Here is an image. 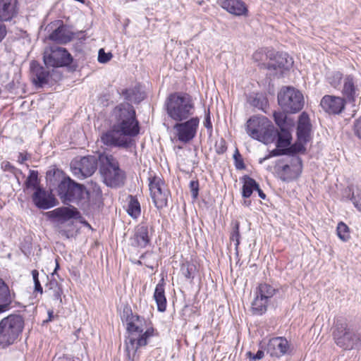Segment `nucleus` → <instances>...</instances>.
I'll return each instance as SVG.
<instances>
[{
	"label": "nucleus",
	"mask_w": 361,
	"mask_h": 361,
	"mask_svg": "<svg viewBox=\"0 0 361 361\" xmlns=\"http://www.w3.org/2000/svg\"><path fill=\"white\" fill-rule=\"evenodd\" d=\"M320 106L329 114H339L344 110L345 102L340 97L325 95L321 99Z\"/></svg>",
	"instance_id": "nucleus-15"
},
{
	"label": "nucleus",
	"mask_w": 361,
	"mask_h": 361,
	"mask_svg": "<svg viewBox=\"0 0 361 361\" xmlns=\"http://www.w3.org/2000/svg\"><path fill=\"white\" fill-rule=\"evenodd\" d=\"M121 319L122 322L126 324V331L128 334V336L125 341L126 355L128 359L133 361L135 357V336L134 335V333L135 332V319L133 314L130 307L128 305L124 306L121 314Z\"/></svg>",
	"instance_id": "nucleus-10"
},
{
	"label": "nucleus",
	"mask_w": 361,
	"mask_h": 361,
	"mask_svg": "<svg viewBox=\"0 0 361 361\" xmlns=\"http://www.w3.org/2000/svg\"><path fill=\"white\" fill-rule=\"evenodd\" d=\"M357 88L355 86L353 77L347 76L344 79L343 93L350 101H354L356 96Z\"/></svg>",
	"instance_id": "nucleus-28"
},
{
	"label": "nucleus",
	"mask_w": 361,
	"mask_h": 361,
	"mask_svg": "<svg viewBox=\"0 0 361 361\" xmlns=\"http://www.w3.org/2000/svg\"><path fill=\"white\" fill-rule=\"evenodd\" d=\"M145 96V91L142 90L141 85H137V102L143 100Z\"/></svg>",
	"instance_id": "nucleus-49"
},
{
	"label": "nucleus",
	"mask_w": 361,
	"mask_h": 361,
	"mask_svg": "<svg viewBox=\"0 0 361 361\" xmlns=\"http://www.w3.org/2000/svg\"><path fill=\"white\" fill-rule=\"evenodd\" d=\"M293 61L287 53H277L275 59L269 63V68L274 70L280 69L281 72L288 70L293 65Z\"/></svg>",
	"instance_id": "nucleus-24"
},
{
	"label": "nucleus",
	"mask_w": 361,
	"mask_h": 361,
	"mask_svg": "<svg viewBox=\"0 0 361 361\" xmlns=\"http://www.w3.org/2000/svg\"><path fill=\"white\" fill-rule=\"evenodd\" d=\"M220 6L235 16H247L248 8L241 0H221Z\"/></svg>",
	"instance_id": "nucleus-16"
},
{
	"label": "nucleus",
	"mask_w": 361,
	"mask_h": 361,
	"mask_svg": "<svg viewBox=\"0 0 361 361\" xmlns=\"http://www.w3.org/2000/svg\"><path fill=\"white\" fill-rule=\"evenodd\" d=\"M121 122L116 129L103 134L101 141L108 146L129 147L131 137L135 135V111L128 103L119 108Z\"/></svg>",
	"instance_id": "nucleus-1"
},
{
	"label": "nucleus",
	"mask_w": 361,
	"mask_h": 361,
	"mask_svg": "<svg viewBox=\"0 0 361 361\" xmlns=\"http://www.w3.org/2000/svg\"><path fill=\"white\" fill-rule=\"evenodd\" d=\"M170 195L169 190H164L162 193H157V195L151 196L156 207L159 209H162L167 206L168 200Z\"/></svg>",
	"instance_id": "nucleus-32"
},
{
	"label": "nucleus",
	"mask_w": 361,
	"mask_h": 361,
	"mask_svg": "<svg viewBox=\"0 0 361 361\" xmlns=\"http://www.w3.org/2000/svg\"><path fill=\"white\" fill-rule=\"evenodd\" d=\"M278 102L284 111L296 113L302 109L304 97L299 90L287 87L278 94Z\"/></svg>",
	"instance_id": "nucleus-9"
},
{
	"label": "nucleus",
	"mask_w": 361,
	"mask_h": 361,
	"mask_svg": "<svg viewBox=\"0 0 361 361\" xmlns=\"http://www.w3.org/2000/svg\"><path fill=\"white\" fill-rule=\"evenodd\" d=\"M149 180L151 196L154 195V194L162 193L164 190L168 189L164 181L159 176L149 178Z\"/></svg>",
	"instance_id": "nucleus-29"
},
{
	"label": "nucleus",
	"mask_w": 361,
	"mask_h": 361,
	"mask_svg": "<svg viewBox=\"0 0 361 361\" xmlns=\"http://www.w3.org/2000/svg\"><path fill=\"white\" fill-rule=\"evenodd\" d=\"M285 148H278L272 150L269 154V157L279 156L284 154Z\"/></svg>",
	"instance_id": "nucleus-50"
},
{
	"label": "nucleus",
	"mask_w": 361,
	"mask_h": 361,
	"mask_svg": "<svg viewBox=\"0 0 361 361\" xmlns=\"http://www.w3.org/2000/svg\"><path fill=\"white\" fill-rule=\"evenodd\" d=\"M32 201L39 209H47L56 205L55 199L41 188H37L32 195Z\"/></svg>",
	"instance_id": "nucleus-19"
},
{
	"label": "nucleus",
	"mask_w": 361,
	"mask_h": 361,
	"mask_svg": "<svg viewBox=\"0 0 361 361\" xmlns=\"http://www.w3.org/2000/svg\"><path fill=\"white\" fill-rule=\"evenodd\" d=\"M279 290L276 285L267 282L259 283L256 288L255 297L251 304V311L253 314L262 315L268 306L271 304L272 298L279 293Z\"/></svg>",
	"instance_id": "nucleus-6"
},
{
	"label": "nucleus",
	"mask_w": 361,
	"mask_h": 361,
	"mask_svg": "<svg viewBox=\"0 0 361 361\" xmlns=\"http://www.w3.org/2000/svg\"><path fill=\"white\" fill-rule=\"evenodd\" d=\"M233 157L235 159V165L236 169L240 170L244 169L245 166L238 150H236L235 153L233 155Z\"/></svg>",
	"instance_id": "nucleus-43"
},
{
	"label": "nucleus",
	"mask_w": 361,
	"mask_h": 361,
	"mask_svg": "<svg viewBox=\"0 0 361 361\" xmlns=\"http://www.w3.org/2000/svg\"><path fill=\"white\" fill-rule=\"evenodd\" d=\"M49 39L59 44H66L72 39L71 32L64 27H59L53 31Z\"/></svg>",
	"instance_id": "nucleus-25"
},
{
	"label": "nucleus",
	"mask_w": 361,
	"mask_h": 361,
	"mask_svg": "<svg viewBox=\"0 0 361 361\" xmlns=\"http://www.w3.org/2000/svg\"><path fill=\"white\" fill-rule=\"evenodd\" d=\"M130 201L127 212L129 215H130L133 218H135V200H134V197L132 195H130Z\"/></svg>",
	"instance_id": "nucleus-47"
},
{
	"label": "nucleus",
	"mask_w": 361,
	"mask_h": 361,
	"mask_svg": "<svg viewBox=\"0 0 361 361\" xmlns=\"http://www.w3.org/2000/svg\"><path fill=\"white\" fill-rule=\"evenodd\" d=\"M336 231L338 238L341 240L345 242L350 239V235L349 227L343 222H340L338 224Z\"/></svg>",
	"instance_id": "nucleus-34"
},
{
	"label": "nucleus",
	"mask_w": 361,
	"mask_h": 361,
	"mask_svg": "<svg viewBox=\"0 0 361 361\" xmlns=\"http://www.w3.org/2000/svg\"><path fill=\"white\" fill-rule=\"evenodd\" d=\"M278 135L276 147L278 148H286L290 145L291 135L289 128L280 129L279 132L276 131Z\"/></svg>",
	"instance_id": "nucleus-30"
},
{
	"label": "nucleus",
	"mask_w": 361,
	"mask_h": 361,
	"mask_svg": "<svg viewBox=\"0 0 361 361\" xmlns=\"http://www.w3.org/2000/svg\"><path fill=\"white\" fill-rule=\"evenodd\" d=\"M24 328V320L20 315L11 314L0 322V347L5 348L13 344Z\"/></svg>",
	"instance_id": "nucleus-5"
},
{
	"label": "nucleus",
	"mask_w": 361,
	"mask_h": 361,
	"mask_svg": "<svg viewBox=\"0 0 361 361\" xmlns=\"http://www.w3.org/2000/svg\"><path fill=\"white\" fill-rule=\"evenodd\" d=\"M354 132L361 139V116L354 123Z\"/></svg>",
	"instance_id": "nucleus-48"
},
{
	"label": "nucleus",
	"mask_w": 361,
	"mask_h": 361,
	"mask_svg": "<svg viewBox=\"0 0 361 361\" xmlns=\"http://www.w3.org/2000/svg\"><path fill=\"white\" fill-rule=\"evenodd\" d=\"M149 242V227L147 225H142L139 228L137 234V243L142 247H145Z\"/></svg>",
	"instance_id": "nucleus-33"
},
{
	"label": "nucleus",
	"mask_w": 361,
	"mask_h": 361,
	"mask_svg": "<svg viewBox=\"0 0 361 361\" xmlns=\"http://www.w3.org/2000/svg\"><path fill=\"white\" fill-rule=\"evenodd\" d=\"M274 118L276 124L279 127L280 129L288 128L287 116L284 112L274 111Z\"/></svg>",
	"instance_id": "nucleus-35"
},
{
	"label": "nucleus",
	"mask_w": 361,
	"mask_h": 361,
	"mask_svg": "<svg viewBox=\"0 0 361 361\" xmlns=\"http://www.w3.org/2000/svg\"><path fill=\"white\" fill-rule=\"evenodd\" d=\"M2 167L4 168L6 171H13L14 167L9 163L5 162L2 164Z\"/></svg>",
	"instance_id": "nucleus-52"
},
{
	"label": "nucleus",
	"mask_w": 361,
	"mask_h": 361,
	"mask_svg": "<svg viewBox=\"0 0 361 361\" xmlns=\"http://www.w3.org/2000/svg\"><path fill=\"white\" fill-rule=\"evenodd\" d=\"M154 298L157 305L158 311L164 312L166 309V298L163 283H158L157 285L154 293Z\"/></svg>",
	"instance_id": "nucleus-27"
},
{
	"label": "nucleus",
	"mask_w": 361,
	"mask_h": 361,
	"mask_svg": "<svg viewBox=\"0 0 361 361\" xmlns=\"http://www.w3.org/2000/svg\"><path fill=\"white\" fill-rule=\"evenodd\" d=\"M252 104L254 106H259V100L257 102L256 99H254Z\"/></svg>",
	"instance_id": "nucleus-60"
},
{
	"label": "nucleus",
	"mask_w": 361,
	"mask_h": 361,
	"mask_svg": "<svg viewBox=\"0 0 361 361\" xmlns=\"http://www.w3.org/2000/svg\"><path fill=\"white\" fill-rule=\"evenodd\" d=\"M141 262L140 261H137V264H140Z\"/></svg>",
	"instance_id": "nucleus-64"
},
{
	"label": "nucleus",
	"mask_w": 361,
	"mask_h": 361,
	"mask_svg": "<svg viewBox=\"0 0 361 361\" xmlns=\"http://www.w3.org/2000/svg\"><path fill=\"white\" fill-rule=\"evenodd\" d=\"M27 189L32 188L36 190L38 187V173L36 171H30L25 181Z\"/></svg>",
	"instance_id": "nucleus-36"
},
{
	"label": "nucleus",
	"mask_w": 361,
	"mask_h": 361,
	"mask_svg": "<svg viewBox=\"0 0 361 361\" xmlns=\"http://www.w3.org/2000/svg\"><path fill=\"white\" fill-rule=\"evenodd\" d=\"M333 336L336 344L344 350L361 347V339L359 335L348 329L345 322H336Z\"/></svg>",
	"instance_id": "nucleus-8"
},
{
	"label": "nucleus",
	"mask_w": 361,
	"mask_h": 361,
	"mask_svg": "<svg viewBox=\"0 0 361 361\" xmlns=\"http://www.w3.org/2000/svg\"><path fill=\"white\" fill-rule=\"evenodd\" d=\"M257 56V54L256 53V54H255L254 57L256 58Z\"/></svg>",
	"instance_id": "nucleus-63"
},
{
	"label": "nucleus",
	"mask_w": 361,
	"mask_h": 361,
	"mask_svg": "<svg viewBox=\"0 0 361 361\" xmlns=\"http://www.w3.org/2000/svg\"><path fill=\"white\" fill-rule=\"evenodd\" d=\"M144 327L138 326L137 324V348L145 346L148 343V339L154 336V329L149 319H143Z\"/></svg>",
	"instance_id": "nucleus-20"
},
{
	"label": "nucleus",
	"mask_w": 361,
	"mask_h": 361,
	"mask_svg": "<svg viewBox=\"0 0 361 361\" xmlns=\"http://www.w3.org/2000/svg\"><path fill=\"white\" fill-rule=\"evenodd\" d=\"M17 14V0H0V21L11 20Z\"/></svg>",
	"instance_id": "nucleus-21"
},
{
	"label": "nucleus",
	"mask_w": 361,
	"mask_h": 361,
	"mask_svg": "<svg viewBox=\"0 0 361 361\" xmlns=\"http://www.w3.org/2000/svg\"><path fill=\"white\" fill-rule=\"evenodd\" d=\"M195 269V267L194 264L189 262L183 263L180 267L182 274L188 279L193 278V273Z\"/></svg>",
	"instance_id": "nucleus-38"
},
{
	"label": "nucleus",
	"mask_w": 361,
	"mask_h": 361,
	"mask_svg": "<svg viewBox=\"0 0 361 361\" xmlns=\"http://www.w3.org/2000/svg\"><path fill=\"white\" fill-rule=\"evenodd\" d=\"M302 172V161L297 157L291 165H284L281 171L280 177L283 181H290L297 178Z\"/></svg>",
	"instance_id": "nucleus-17"
},
{
	"label": "nucleus",
	"mask_w": 361,
	"mask_h": 361,
	"mask_svg": "<svg viewBox=\"0 0 361 361\" xmlns=\"http://www.w3.org/2000/svg\"><path fill=\"white\" fill-rule=\"evenodd\" d=\"M31 76L33 82L39 86L48 83L49 73L35 61L30 65Z\"/></svg>",
	"instance_id": "nucleus-23"
},
{
	"label": "nucleus",
	"mask_w": 361,
	"mask_h": 361,
	"mask_svg": "<svg viewBox=\"0 0 361 361\" xmlns=\"http://www.w3.org/2000/svg\"><path fill=\"white\" fill-rule=\"evenodd\" d=\"M255 190L257 191L258 192V195L259 196L262 198V199H265L266 198V195L264 193V192L260 189L259 188V185H258V189H255Z\"/></svg>",
	"instance_id": "nucleus-55"
},
{
	"label": "nucleus",
	"mask_w": 361,
	"mask_h": 361,
	"mask_svg": "<svg viewBox=\"0 0 361 361\" xmlns=\"http://www.w3.org/2000/svg\"><path fill=\"white\" fill-rule=\"evenodd\" d=\"M165 108L168 116L176 122L187 120L195 111L191 97L180 92L171 94L165 102Z\"/></svg>",
	"instance_id": "nucleus-2"
},
{
	"label": "nucleus",
	"mask_w": 361,
	"mask_h": 361,
	"mask_svg": "<svg viewBox=\"0 0 361 361\" xmlns=\"http://www.w3.org/2000/svg\"><path fill=\"white\" fill-rule=\"evenodd\" d=\"M250 202H249L247 203L246 201H245V204L246 205H249V204H250Z\"/></svg>",
	"instance_id": "nucleus-62"
},
{
	"label": "nucleus",
	"mask_w": 361,
	"mask_h": 361,
	"mask_svg": "<svg viewBox=\"0 0 361 361\" xmlns=\"http://www.w3.org/2000/svg\"><path fill=\"white\" fill-rule=\"evenodd\" d=\"M139 131H140L139 125H138V122L137 121V130H136L137 135L139 133Z\"/></svg>",
	"instance_id": "nucleus-61"
},
{
	"label": "nucleus",
	"mask_w": 361,
	"mask_h": 361,
	"mask_svg": "<svg viewBox=\"0 0 361 361\" xmlns=\"http://www.w3.org/2000/svg\"><path fill=\"white\" fill-rule=\"evenodd\" d=\"M245 130L252 138L266 145L273 142L276 137L273 124L264 116H254L250 118L246 123Z\"/></svg>",
	"instance_id": "nucleus-4"
},
{
	"label": "nucleus",
	"mask_w": 361,
	"mask_h": 361,
	"mask_svg": "<svg viewBox=\"0 0 361 361\" xmlns=\"http://www.w3.org/2000/svg\"><path fill=\"white\" fill-rule=\"evenodd\" d=\"M58 195L66 204L73 202L86 207L91 202L90 192L82 185L73 181L70 178H64L59 183Z\"/></svg>",
	"instance_id": "nucleus-3"
},
{
	"label": "nucleus",
	"mask_w": 361,
	"mask_h": 361,
	"mask_svg": "<svg viewBox=\"0 0 361 361\" xmlns=\"http://www.w3.org/2000/svg\"><path fill=\"white\" fill-rule=\"evenodd\" d=\"M48 314H49V320L51 321L53 317V312H49Z\"/></svg>",
	"instance_id": "nucleus-59"
},
{
	"label": "nucleus",
	"mask_w": 361,
	"mask_h": 361,
	"mask_svg": "<svg viewBox=\"0 0 361 361\" xmlns=\"http://www.w3.org/2000/svg\"><path fill=\"white\" fill-rule=\"evenodd\" d=\"M141 208L140 203L137 201V216L140 214Z\"/></svg>",
	"instance_id": "nucleus-57"
},
{
	"label": "nucleus",
	"mask_w": 361,
	"mask_h": 361,
	"mask_svg": "<svg viewBox=\"0 0 361 361\" xmlns=\"http://www.w3.org/2000/svg\"><path fill=\"white\" fill-rule=\"evenodd\" d=\"M311 123L308 115L303 112L299 117L297 135L298 140L302 144L307 143L310 137Z\"/></svg>",
	"instance_id": "nucleus-18"
},
{
	"label": "nucleus",
	"mask_w": 361,
	"mask_h": 361,
	"mask_svg": "<svg viewBox=\"0 0 361 361\" xmlns=\"http://www.w3.org/2000/svg\"><path fill=\"white\" fill-rule=\"evenodd\" d=\"M227 147L226 146V142L223 139H221L219 142H216L215 150L217 154H221L224 153Z\"/></svg>",
	"instance_id": "nucleus-46"
},
{
	"label": "nucleus",
	"mask_w": 361,
	"mask_h": 361,
	"mask_svg": "<svg viewBox=\"0 0 361 361\" xmlns=\"http://www.w3.org/2000/svg\"><path fill=\"white\" fill-rule=\"evenodd\" d=\"M204 126L207 128H212V123H211V121H210V117H209V115H208L205 119V121H204Z\"/></svg>",
	"instance_id": "nucleus-54"
},
{
	"label": "nucleus",
	"mask_w": 361,
	"mask_h": 361,
	"mask_svg": "<svg viewBox=\"0 0 361 361\" xmlns=\"http://www.w3.org/2000/svg\"><path fill=\"white\" fill-rule=\"evenodd\" d=\"M6 35V28L3 22L0 21V42L5 37Z\"/></svg>",
	"instance_id": "nucleus-51"
},
{
	"label": "nucleus",
	"mask_w": 361,
	"mask_h": 361,
	"mask_svg": "<svg viewBox=\"0 0 361 361\" xmlns=\"http://www.w3.org/2000/svg\"><path fill=\"white\" fill-rule=\"evenodd\" d=\"M144 318H140L139 316L137 315V324L138 326L144 327V322H143Z\"/></svg>",
	"instance_id": "nucleus-56"
},
{
	"label": "nucleus",
	"mask_w": 361,
	"mask_h": 361,
	"mask_svg": "<svg viewBox=\"0 0 361 361\" xmlns=\"http://www.w3.org/2000/svg\"><path fill=\"white\" fill-rule=\"evenodd\" d=\"M98 159L96 157L88 156L73 160L71 164L73 174L79 179L92 176L97 168Z\"/></svg>",
	"instance_id": "nucleus-12"
},
{
	"label": "nucleus",
	"mask_w": 361,
	"mask_h": 361,
	"mask_svg": "<svg viewBox=\"0 0 361 361\" xmlns=\"http://www.w3.org/2000/svg\"><path fill=\"white\" fill-rule=\"evenodd\" d=\"M239 223L235 222V226L233 227V231L231 235V240L235 242V247L236 251H238V247L240 244V231H239Z\"/></svg>",
	"instance_id": "nucleus-39"
},
{
	"label": "nucleus",
	"mask_w": 361,
	"mask_h": 361,
	"mask_svg": "<svg viewBox=\"0 0 361 361\" xmlns=\"http://www.w3.org/2000/svg\"><path fill=\"white\" fill-rule=\"evenodd\" d=\"M100 173L104 183L110 187H117L123 183V174L118 167V162L112 155L106 154L99 157Z\"/></svg>",
	"instance_id": "nucleus-7"
},
{
	"label": "nucleus",
	"mask_w": 361,
	"mask_h": 361,
	"mask_svg": "<svg viewBox=\"0 0 361 361\" xmlns=\"http://www.w3.org/2000/svg\"><path fill=\"white\" fill-rule=\"evenodd\" d=\"M243 197L247 198L250 197L255 189H258V183L253 178L245 176L243 177Z\"/></svg>",
	"instance_id": "nucleus-31"
},
{
	"label": "nucleus",
	"mask_w": 361,
	"mask_h": 361,
	"mask_svg": "<svg viewBox=\"0 0 361 361\" xmlns=\"http://www.w3.org/2000/svg\"><path fill=\"white\" fill-rule=\"evenodd\" d=\"M351 200L355 207L361 212V186H356L353 190Z\"/></svg>",
	"instance_id": "nucleus-37"
},
{
	"label": "nucleus",
	"mask_w": 361,
	"mask_h": 361,
	"mask_svg": "<svg viewBox=\"0 0 361 361\" xmlns=\"http://www.w3.org/2000/svg\"><path fill=\"white\" fill-rule=\"evenodd\" d=\"M266 350L271 357L280 358L290 353V344L285 337H274L269 339Z\"/></svg>",
	"instance_id": "nucleus-14"
},
{
	"label": "nucleus",
	"mask_w": 361,
	"mask_h": 361,
	"mask_svg": "<svg viewBox=\"0 0 361 361\" xmlns=\"http://www.w3.org/2000/svg\"><path fill=\"white\" fill-rule=\"evenodd\" d=\"M15 298V293H11L7 284L0 279V313L9 309Z\"/></svg>",
	"instance_id": "nucleus-22"
},
{
	"label": "nucleus",
	"mask_w": 361,
	"mask_h": 361,
	"mask_svg": "<svg viewBox=\"0 0 361 361\" xmlns=\"http://www.w3.org/2000/svg\"><path fill=\"white\" fill-rule=\"evenodd\" d=\"M27 159V156L25 154H23V153L20 152L18 157V161L19 163L22 164Z\"/></svg>",
	"instance_id": "nucleus-53"
},
{
	"label": "nucleus",
	"mask_w": 361,
	"mask_h": 361,
	"mask_svg": "<svg viewBox=\"0 0 361 361\" xmlns=\"http://www.w3.org/2000/svg\"><path fill=\"white\" fill-rule=\"evenodd\" d=\"M269 159V156H268V155H267V156H265L264 157L261 158V159H259V164H262L265 160H267V159Z\"/></svg>",
	"instance_id": "nucleus-58"
},
{
	"label": "nucleus",
	"mask_w": 361,
	"mask_h": 361,
	"mask_svg": "<svg viewBox=\"0 0 361 361\" xmlns=\"http://www.w3.org/2000/svg\"><path fill=\"white\" fill-rule=\"evenodd\" d=\"M51 213L54 216L59 217L63 221L76 218L79 215V212L74 207H59L53 210Z\"/></svg>",
	"instance_id": "nucleus-26"
},
{
	"label": "nucleus",
	"mask_w": 361,
	"mask_h": 361,
	"mask_svg": "<svg viewBox=\"0 0 361 361\" xmlns=\"http://www.w3.org/2000/svg\"><path fill=\"white\" fill-rule=\"evenodd\" d=\"M190 188L191 192V195L194 200H195L198 196L199 192V183L197 181L192 180L190 183Z\"/></svg>",
	"instance_id": "nucleus-44"
},
{
	"label": "nucleus",
	"mask_w": 361,
	"mask_h": 361,
	"mask_svg": "<svg viewBox=\"0 0 361 361\" xmlns=\"http://www.w3.org/2000/svg\"><path fill=\"white\" fill-rule=\"evenodd\" d=\"M341 78L342 74L339 72H337L335 73L331 78H329V80L333 87H336L340 84Z\"/></svg>",
	"instance_id": "nucleus-45"
},
{
	"label": "nucleus",
	"mask_w": 361,
	"mask_h": 361,
	"mask_svg": "<svg viewBox=\"0 0 361 361\" xmlns=\"http://www.w3.org/2000/svg\"><path fill=\"white\" fill-rule=\"evenodd\" d=\"M32 276L33 278L34 283H35V291L39 292L41 294L42 293V287L39 281V272L37 270L34 269L32 271Z\"/></svg>",
	"instance_id": "nucleus-41"
},
{
	"label": "nucleus",
	"mask_w": 361,
	"mask_h": 361,
	"mask_svg": "<svg viewBox=\"0 0 361 361\" xmlns=\"http://www.w3.org/2000/svg\"><path fill=\"white\" fill-rule=\"evenodd\" d=\"M200 119L197 117L190 118L185 122H177L173 130L178 140L183 143L191 141L197 134Z\"/></svg>",
	"instance_id": "nucleus-13"
},
{
	"label": "nucleus",
	"mask_w": 361,
	"mask_h": 361,
	"mask_svg": "<svg viewBox=\"0 0 361 361\" xmlns=\"http://www.w3.org/2000/svg\"><path fill=\"white\" fill-rule=\"evenodd\" d=\"M112 58L111 53H106L103 49H100L98 53V61L99 63H106Z\"/></svg>",
	"instance_id": "nucleus-40"
},
{
	"label": "nucleus",
	"mask_w": 361,
	"mask_h": 361,
	"mask_svg": "<svg viewBox=\"0 0 361 361\" xmlns=\"http://www.w3.org/2000/svg\"><path fill=\"white\" fill-rule=\"evenodd\" d=\"M264 353L262 350H259L256 354L252 353L250 351L246 353V357L250 360L256 361L257 360H261L264 357Z\"/></svg>",
	"instance_id": "nucleus-42"
},
{
	"label": "nucleus",
	"mask_w": 361,
	"mask_h": 361,
	"mask_svg": "<svg viewBox=\"0 0 361 361\" xmlns=\"http://www.w3.org/2000/svg\"><path fill=\"white\" fill-rule=\"evenodd\" d=\"M43 59L47 67L66 66L72 62L71 55L68 51L56 45L44 49Z\"/></svg>",
	"instance_id": "nucleus-11"
}]
</instances>
